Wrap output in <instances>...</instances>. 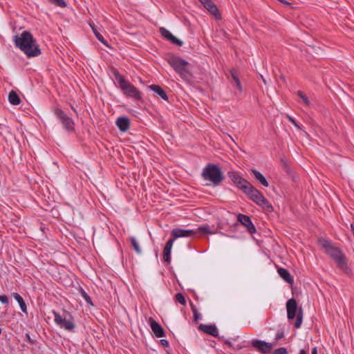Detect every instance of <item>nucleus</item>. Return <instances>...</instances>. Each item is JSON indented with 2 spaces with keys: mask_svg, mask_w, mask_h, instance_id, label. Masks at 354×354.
<instances>
[{
  "mask_svg": "<svg viewBox=\"0 0 354 354\" xmlns=\"http://www.w3.org/2000/svg\"><path fill=\"white\" fill-rule=\"evenodd\" d=\"M14 43L28 57H35L41 54L36 39L28 31H24L20 35H15Z\"/></svg>",
  "mask_w": 354,
  "mask_h": 354,
  "instance_id": "1",
  "label": "nucleus"
},
{
  "mask_svg": "<svg viewBox=\"0 0 354 354\" xmlns=\"http://www.w3.org/2000/svg\"><path fill=\"white\" fill-rule=\"evenodd\" d=\"M321 245L324 252L330 258H332L337 263L338 268L346 272L348 270L346 258L341 250L335 247L331 241L328 240H323L321 241Z\"/></svg>",
  "mask_w": 354,
  "mask_h": 354,
  "instance_id": "2",
  "label": "nucleus"
},
{
  "mask_svg": "<svg viewBox=\"0 0 354 354\" xmlns=\"http://www.w3.org/2000/svg\"><path fill=\"white\" fill-rule=\"evenodd\" d=\"M111 71L119 85L120 88L122 91L125 95L137 100L142 99L141 93L138 90V88L131 84L129 81L125 80V78L120 74L117 69L113 68Z\"/></svg>",
  "mask_w": 354,
  "mask_h": 354,
  "instance_id": "3",
  "label": "nucleus"
},
{
  "mask_svg": "<svg viewBox=\"0 0 354 354\" xmlns=\"http://www.w3.org/2000/svg\"><path fill=\"white\" fill-rule=\"evenodd\" d=\"M169 64L187 82L192 81L193 75L189 69V63L179 57H172L168 60Z\"/></svg>",
  "mask_w": 354,
  "mask_h": 354,
  "instance_id": "4",
  "label": "nucleus"
},
{
  "mask_svg": "<svg viewBox=\"0 0 354 354\" xmlns=\"http://www.w3.org/2000/svg\"><path fill=\"white\" fill-rule=\"evenodd\" d=\"M202 178L206 181H209L214 186L221 185L224 179V176L218 165L208 163L203 169Z\"/></svg>",
  "mask_w": 354,
  "mask_h": 354,
  "instance_id": "5",
  "label": "nucleus"
},
{
  "mask_svg": "<svg viewBox=\"0 0 354 354\" xmlns=\"http://www.w3.org/2000/svg\"><path fill=\"white\" fill-rule=\"evenodd\" d=\"M53 314L54 316V322L59 328L69 332L74 330L76 326L74 318L69 312L64 310L63 315H61L57 312L53 310Z\"/></svg>",
  "mask_w": 354,
  "mask_h": 354,
  "instance_id": "6",
  "label": "nucleus"
},
{
  "mask_svg": "<svg viewBox=\"0 0 354 354\" xmlns=\"http://www.w3.org/2000/svg\"><path fill=\"white\" fill-rule=\"evenodd\" d=\"M245 194L259 206L270 212L272 210L273 207L270 203L263 196L261 192L252 185L248 189Z\"/></svg>",
  "mask_w": 354,
  "mask_h": 354,
  "instance_id": "7",
  "label": "nucleus"
},
{
  "mask_svg": "<svg viewBox=\"0 0 354 354\" xmlns=\"http://www.w3.org/2000/svg\"><path fill=\"white\" fill-rule=\"evenodd\" d=\"M54 114L62 123L63 127L69 133L75 131V122L64 111L57 107L54 109Z\"/></svg>",
  "mask_w": 354,
  "mask_h": 354,
  "instance_id": "8",
  "label": "nucleus"
},
{
  "mask_svg": "<svg viewBox=\"0 0 354 354\" xmlns=\"http://www.w3.org/2000/svg\"><path fill=\"white\" fill-rule=\"evenodd\" d=\"M228 177L236 185V186L241 189L244 193L250 188L252 185L250 183L242 178L236 171H229L227 173Z\"/></svg>",
  "mask_w": 354,
  "mask_h": 354,
  "instance_id": "9",
  "label": "nucleus"
},
{
  "mask_svg": "<svg viewBox=\"0 0 354 354\" xmlns=\"http://www.w3.org/2000/svg\"><path fill=\"white\" fill-rule=\"evenodd\" d=\"M251 344L261 354H269L274 346L272 343L266 342L257 339H252Z\"/></svg>",
  "mask_w": 354,
  "mask_h": 354,
  "instance_id": "10",
  "label": "nucleus"
},
{
  "mask_svg": "<svg viewBox=\"0 0 354 354\" xmlns=\"http://www.w3.org/2000/svg\"><path fill=\"white\" fill-rule=\"evenodd\" d=\"M237 221L243 226L247 228L248 232L251 234L256 233V227L252 223L251 218L245 214H237Z\"/></svg>",
  "mask_w": 354,
  "mask_h": 354,
  "instance_id": "11",
  "label": "nucleus"
},
{
  "mask_svg": "<svg viewBox=\"0 0 354 354\" xmlns=\"http://www.w3.org/2000/svg\"><path fill=\"white\" fill-rule=\"evenodd\" d=\"M287 317L288 320H292L296 317L297 311V301L292 298L288 300L286 303Z\"/></svg>",
  "mask_w": 354,
  "mask_h": 354,
  "instance_id": "12",
  "label": "nucleus"
},
{
  "mask_svg": "<svg viewBox=\"0 0 354 354\" xmlns=\"http://www.w3.org/2000/svg\"><path fill=\"white\" fill-rule=\"evenodd\" d=\"M171 239H175L181 237H188L193 236L194 234H196V231H194V230H185L181 228H175L172 230L171 231Z\"/></svg>",
  "mask_w": 354,
  "mask_h": 354,
  "instance_id": "13",
  "label": "nucleus"
},
{
  "mask_svg": "<svg viewBox=\"0 0 354 354\" xmlns=\"http://www.w3.org/2000/svg\"><path fill=\"white\" fill-rule=\"evenodd\" d=\"M160 33L161 36L165 39L169 41L171 44H175L178 46L183 45V41L174 37L167 29L165 28H160Z\"/></svg>",
  "mask_w": 354,
  "mask_h": 354,
  "instance_id": "14",
  "label": "nucleus"
},
{
  "mask_svg": "<svg viewBox=\"0 0 354 354\" xmlns=\"http://www.w3.org/2000/svg\"><path fill=\"white\" fill-rule=\"evenodd\" d=\"M149 324L157 337H162L165 336V333L161 325L152 318H149Z\"/></svg>",
  "mask_w": 354,
  "mask_h": 354,
  "instance_id": "15",
  "label": "nucleus"
},
{
  "mask_svg": "<svg viewBox=\"0 0 354 354\" xmlns=\"http://www.w3.org/2000/svg\"><path fill=\"white\" fill-rule=\"evenodd\" d=\"M202 4L216 19L221 18V15L218 12L217 6L212 2V0H206Z\"/></svg>",
  "mask_w": 354,
  "mask_h": 354,
  "instance_id": "16",
  "label": "nucleus"
},
{
  "mask_svg": "<svg viewBox=\"0 0 354 354\" xmlns=\"http://www.w3.org/2000/svg\"><path fill=\"white\" fill-rule=\"evenodd\" d=\"M174 242V239H169L163 250V259L167 263H170L171 262V251Z\"/></svg>",
  "mask_w": 354,
  "mask_h": 354,
  "instance_id": "17",
  "label": "nucleus"
},
{
  "mask_svg": "<svg viewBox=\"0 0 354 354\" xmlns=\"http://www.w3.org/2000/svg\"><path fill=\"white\" fill-rule=\"evenodd\" d=\"M198 329L208 335H211L213 337L218 336V331L216 326L208 325V324H201L198 326Z\"/></svg>",
  "mask_w": 354,
  "mask_h": 354,
  "instance_id": "18",
  "label": "nucleus"
},
{
  "mask_svg": "<svg viewBox=\"0 0 354 354\" xmlns=\"http://www.w3.org/2000/svg\"><path fill=\"white\" fill-rule=\"evenodd\" d=\"M116 124L121 131L125 132L129 129V120L127 117H120L116 120Z\"/></svg>",
  "mask_w": 354,
  "mask_h": 354,
  "instance_id": "19",
  "label": "nucleus"
},
{
  "mask_svg": "<svg viewBox=\"0 0 354 354\" xmlns=\"http://www.w3.org/2000/svg\"><path fill=\"white\" fill-rule=\"evenodd\" d=\"M279 276L287 283L292 284L294 282L293 277L290 274L289 271L283 268H279L277 270Z\"/></svg>",
  "mask_w": 354,
  "mask_h": 354,
  "instance_id": "20",
  "label": "nucleus"
},
{
  "mask_svg": "<svg viewBox=\"0 0 354 354\" xmlns=\"http://www.w3.org/2000/svg\"><path fill=\"white\" fill-rule=\"evenodd\" d=\"M150 90L155 92L158 96H160L162 100L167 101L168 96L166 92L158 85L152 84L149 86Z\"/></svg>",
  "mask_w": 354,
  "mask_h": 354,
  "instance_id": "21",
  "label": "nucleus"
},
{
  "mask_svg": "<svg viewBox=\"0 0 354 354\" xmlns=\"http://www.w3.org/2000/svg\"><path fill=\"white\" fill-rule=\"evenodd\" d=\"M251 173L254 175L255 178L259 180V182L265 187H268L269 183L265 176L259 171L255 169H250Z\"/></svg>",
  "mask_w": 354,
  "mask_h": 354,
  "instance_id": "22",
  "label": "nucleus"
},
{
  "mask_svg": "<svg viewBox=\"0 0 354 354\" xmlns=\"http://www.w3.org/2000/svg\"><path fill=\"white\" fill-rule=\"evenodd\" d=\"M8 101L12 105H19L21 103V99L19 95L13 90L8 94Z\"/></svg>",
  "mask_w": 354,
  "mask_h": 354,
  "instance_id": "23",
  "label": "nucleus"
},
{
  "mask_svg": "<svg viewBox=\"0 0 354 354\" xmlns=\"http://www.w3.org/2000/svg\"><path fill=\"white\" fill-rule=\"evenodd\" d=\"M89 26L91 28V29H92L95 36L96 37V38L101 43H102L103 44L107 46V41L104 39L103 36L100 33V32L98 31V30H97V27L95 26V25L94 24V23L93 22H90L89 23Z\"/></svg>",
  "mask_w": 354,
  "mask_h": 354,
  "instance_id": "24",
  "label": "nucleus"
},
{
  "mask_svg": "<svg viewBox=\"0 0 354 354\" xmlns=\"http://www.w3.org/2000/svg\"><path fill=\"white\" fill-rule=\"evenodd\" d=\"M13 297L16 299V301L18 302L21 311L23 313H27V306H26V304L25 301H24L23 298L21 297V296L17 292H14Z\"/></svg>",
  "mask_w": 354,
  "mask_h": 354,
  "instance_id": "25",
  "label": "nucleus"
},
{
  "mask_svg": "<svg viewBox=\"0 0 354 354\" xmlns=\"http://www.w3.org/2000/svg\"><path fill=\"white\" fill-rule=\"evenodd\" d=\"M224 344L227 345L228 347L232 348L234 350H240L245 347L242 344L236 343V339H234L233 341L230 340H225Z\"/></svg>",
  "mask_w": 354,
  "mask_h": 354,
  "instance_id": "26",
  "label": "nucleus"
},
{
  "mask_svg": "<svg viewBox=\"0 0 354 354\" xmlns=\"http://www.w3.org/2000/svg\"><path fill=\"white\" fill-rule=\"evenodd\" d=\"M303 319V310L301 307L298 309L296 321L295 322V327L299 328L301 327Z\"/></svg>",
  "mask_w": 354,
  "mask_h": 354,
  "instance_id": "27",
  "label": "nucleus"
},
{
  "mask_svg": "<svg viewBox=\"0 0 354 354\" xmlns=\"http://www.w3.org/2000/svg\"><path fill=\"white\" fill-rule=\"evenodd\" d=\"M130 241L131 243V246L133 248V250L136 251V252L138 254H140L142 252L141 248L139 245L138 242L137 241L136 239L134 236L130 237Z\"/></svg>",
  "mask_w": 354,
  "mask_h": 354,
  "instance_id": "28",
  "label": "nucleus"
},
{
  "mask_svg": "<svg viewBox=\"0 0 354 354\" xmlns=\"http://www.w3.org/2000/svg\"><path fill=\"white\" fill-rule=\"evenodd\" d=\"M80 292L81 293L82 297L85 299L86 302L90 306H93L91 297L82 288H80Z\"/></svg>",
  "mask_w": 354,
  "mask_h": 354,
  "instance_id": "29",
  "label": "nucleus"
},
{
  "mask_svg": "<svg viewBox=\"0 0 354 354\" xmlns=\"http://www.w3.org/2000/svg\"><path fill=\"white\" fill-rule=\"evenodd\" d=\"M231 75H232V77L233 80L235 82L236 87L238 88L239 91L241 92L243 90L242 86H241V82H240L238 76L236 75V74L234 71H231Z\"/></svg>",
  "mask_w": 354,
  "mask_h": 354,
  "instance_id": "30",
  "label": "nucleus"
},
{
  "mask_svg": "<svg viewBox=\"0 0 354 354\" xmlns=\"http://www.w3.org/2000/svg\"><path fill=\"white\" fill-rule=\"evenodd\" d=\"M175 299L178 302H179L181 305H183L184 306L186 305L185 298L182 293H180V292L176 293L175 295Z\"/></svg>",
  "mask_w": 354,
  "mask_h": 354,
  "instance_id": "31",
  "label": "nucleus"
},
{
  "mask_svg": "<svg viewBox=\"0 0 354 354\" xmlns=\"http://www.w3.org/2000/svg\"><path fill=\"white\" fill-rule=\"evenodd\" d=\"M191 309L194 315V321L198 322L199 319H201V314L198 312L197 309L192 304H191Z\"/></svg>",
  "mask_w": 354,
  "mask_h": 354,
  "instance_id": "32",
  "label": "nucleus"
},
{
  "mask_svg": "<svg viewBox=\"0 0 354 354\" xmlns=\"http://www.w3.org/2000/svg\"><path fill=\"white\" fill-rule=\"evenodd\" d=\"M194 231H196V233L197 232H205V233H209V234L213 233L212 232L210 231L209 227L207 225L200 226L196 230H194Z\"/></svg>",
  "mask_w": 354,
  "mask_h": 354,
  "instance_id": "33",
  "label": "nucleus"
},
{
  "mask_svg": "<svg viewBox=\"0 0 354 354\" xmlns=\"http://www.w3.org/2000/svg\"><path fill=\"white\" fill-rule=\"evenodd\" d=\"M297 95L303 100V102L305 104V105H310V101L308 97L302 91H297Z\"/></svg>",
  "mask_w": 354,
  "mask_h": 354,
  "instance_id": "34",
  "label": "nucleus"
},
{
  "mask_svg": "<svg viewBox=\"0 0 354 354\" xmlns=\"http://www.w3.org/2000/svg\"><path fill=\"white\" fill-rule=\"evenodd\" d=\"M50 3L56 5L57 6L61 8H65L66 6V3L64 0H49Z\"/></svg>",
  "mask_w": 354,
  "mask_h": 354,
  "instance_id": "35",
  "label": "nucleus"
},
{
  "mask_svg": "<svg viewBox=\"0 0 354 354\" xmlns=\"http://www.w3.org/2000/svg\"><path fill=\"white\" fill-rule=\"evenodd\" d=\"M272 354H288L287 349L284 347L277 348L274 351Z\"/></svg>",
  "mask_w": 354,
  "mask_h": 354,
  "instance_id": "36",
  "label": "nucleus"
},
{
  "mask_svg": "<svg viewBox=\"0 0 354 354\" xmlns=\"http://www.w3.org/2000/svg\"><path fill=\"white\" fill-rule=\"evenodd\" d=\"M0 301L2 304H8V297L6 295H0Z\"/></svg>",
  "mask_w": 354,
  "mask_h": 354,
  "instance_id": "37",
  "label": "nucleus"
},
{
  "mask_svg": "<svg viewBox=\"0 0 354 354\" xmlns=\"http://www.w3.org/2000/svg\"><path fill=\"white\" fill-rule=\"evenodd\" d=\"M288 118L289 120V121L295 126L298 129H301L299 125L296 122V121L290 116H288Z\"/></svg>",
  "mask_w": 354,
  "mask_h": 354,
  "instance_id": "38",
  "label": "nucleus"
},
{
  "mask_svg": "<svg viewBox=\"0 0 354 354\" xmlns=\"http://www.w3.org/2000/svg\"><path fill=\"white\" fill-rule=\"evenodd\" d=\"M283 337V333L281 331H278L276 336H275V340H279Z\"/></svg>",
  "mask_w": 354,
  "mask_h": 354,
  "instance_id": "39",
  "label": "nucleus"
},
{
  "mask_svg": "<svg viewBox=\"0 0 354 354\" xmlns=\"http://www.w3.org/2000/svg\"><path fill=\"white\" fill-rule=\"evenodd\" d=\"M160 344L164 347L169 346V342L165 339H162L160 340Z\"/></svg>",
  "mask_w": 354,
  "mask_h": 354,
  "instance_id": "40",
  "label": "nucleus"
},
{
  "mask_svg": "<svg viewBox=\"0 0 354 354\" xmlns=\"http://www.w3.org/2000/svg\"><path fill=\"white\" fill-rule=\"evenodd\" d=\"M312 354H317V350L316 347H314L312 350Z\"/></svg>",
  "mask_w": 354,
  "mask_h": 354,
  "instance_id": "41",
  "label": "nucleus"
},
{
  "mask_svg": "<svg viewBox=\"0 0 354 354\" xmlns=\"http://www.w3.org/2000/svg\"><path fill=\"white\" fill-rule=\"evenodd\" d=\"M299 354H307V351H305L304 349H301V350H300Z\"/></svg>",
  "mask_w": 354,
  "mask_h": 354,
  "instance_id": "42",
  "label": "nucleus"
},
{
  "mask_svg": "<svg viewBox=\"0 0 354 354\" xmlns=\"http://www.w3.org/2000/svg\"><path fill=\"white\" fill-rule=\"evenodd\" d=\"M71 108L73 110V111H75V112L76 111V110H75V109L74 107L71 106Z\"/></svg>",
  "mask_w": 354,
  "mask_h": 354,
  "instance_id": "43",
  "label": "nucleus"
},
{
  "mask_svg": "<svg viewBox=\"0 0 354 354\" xmlns=\"http://www.w3.org/2000/svg\"><path fill=\"white\" fill-rule=\"evenodd\" d=\"M202 3L205 1L206 0H199Z\"/></svg>",
  "mask_w": 354,
  "mask_h": 354,
  "instance_id": "44",
  "label": "nucleus"
},
{
  "mask_svg": "<svg viewBox=\"0 0 354 354\" xmlns=\"http://www.w3.org/2000/svg\"><path fill=\"white\" fill-rule=\"evenodd\" d=\"M263 81L265 84L266 83V80L263 79Z\"/></svg>",
  "mask_w": 354,
  "mask_h": 354,
  "instance_id": "45",
  "label": "nucleus"
}]
</instances>
